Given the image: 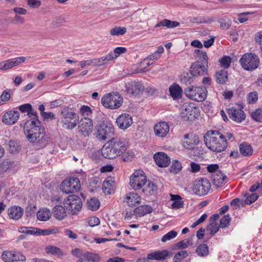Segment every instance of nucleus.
<instances>
[{
	"label": "nucleus",
	"instance_id": "9d476101",
	"mask_svg": "<svg viewBox=\"0 0 262 262\" xmlns=\"http://www.w3.org/2000/svg\"><path fill=\"white\" fill-rule=\"evenodd\" d=\"M211 188V184L206 178H201L194 182L193 190L199 195H204L208 193Z\"/></svg>",
	"mask_w": 262,
	"mask_h": 262
},
{
	"label": "nucleus",
	"instance_id": "b1692460",
	"mask_svg": "<svg viewBox=\"0 0 262 262\" xmlns=\"http://www.w3.org/2000/svg\"><path fill=\"white\" fill-rule=\"evenodd\" d=\"M226 176L221 171H217L212 176L213 185L216 188L221 187L226 183Z\"/></svg>",
	"mask_w": 262,
	"mask_h": 262
},
{
	"label": "nucleus",
	"instance_id": "473e14b6",
	"mask_svg": "<svg viewBox=\"0 0 262 262\" xmlns=\"http://www.w3.org/2000/svg\"><path fill=\"white\" fill-rule=\"evenodd\" d=\"M198 61L202 65H205L208 68V57L206 52L196 49L194 51Z\"/></svg>",
	"mask_w": 262,
	"mask_h": 262
},
{
	"label": "nucleus",
	"instance_id": "f8f14e48",
	"mask_svg": "<svg viewBox=\"0 0 262 262\" xmlns=\"http://www.w3.org/2000/svg\"><path fill=\"white\" fill-rule=\"evenodd\" d=\"M200 142L199 137L193 133L186 134L182 141L183 147L187 149H193Z\"/></svg>",
	"mask_w": 262,
	"mask_h": 262
},
{
	"label": "nucleus",
	"instance_id": "2f4dec72",
	"mask_svg": "<svg viewBox=\"0 0 262 262\" xmlns=\"http://www.w3.org/2000/svg\"><path fill=\"white\" fill-rule=\"evenodd\" d=\"M152 211V208L150 206L141 205L135 209L134 213L137 216H143L147 213H151Z\"/></svg>",
	"mask_w": 262,
	"mask_h": 262
},
{
	"label": "nucleus",
	"instance_id": "423d86ee",
	"mask_svg": "<svg viewBox=\"0 0 262 262\" xmlns=\"http://www.w3.org/2000/svg\"><path fill=\"white\" fill-rule=\"evenodd\" d=\"M122 97L118 93H109L102 98L101 103L105 107L115 109L122 105Z\"/></svg>",
	"mask_w": 262,
	"mask_h": 262
},
{
	"label": "nucleus",
	"instance_id": "c9c22d12",
	"mask_svg": "<svg viewBox=\"0 0 262 262\" xmlns=\"http://www.w3.org/2000/svg\"><path fill=\"white\" fill-rule=\"evenodd\" d=\"M51 213L49 209L44 208L39 209L37 213V217L39 221H46L50 219Z\"/></svg>",
	"mask_w": 262,
	"mask_h": 262
},
{
	"label": "nucleus",
	"instance_id": "774afa93",
	"mask_svg": "<svg viewBox=\"0 0 262 262\" xmlns=\"http://www.w3.org/2000/svg\"><path fill=\"white\" fill-rule=\"evenodd\" d=\"M88 223L90 226L94 227L100 224V220L98 217L93 216L89 219Z\"/></svg>",
	"mask_w": 262,
	"mask_h": 262
},
{
	"label": "nucleus",
	"instance_id": "5701e85b",
	"mask_svg": "<svg viewBox=\"0 0 262 262\" xmlns=\"http://www.w3.org/2000/svg\"><path fill=\"white\" fill-rule=\"evenodd\" d=\"M101 154L104 157L109 159H114L120 156L108 142L103 146Z\"/></svg>",
	"mask_w": 262,
	"mask_h": 262
},
{
	"label": "nucleus",
	"instance_id": "20e7f679",
	"mask_svg": "<svg viewBox=\"0 0 262 262\" xmlns=\"http://www.w3.org/2000/svg\"><path fill=\"white\" fill-rule=\"evenodd\" d=\"M207 90L206 87L190 86L184 90L186 96L192 100L198 102L204 101L207 95Z\"/></svg>",
	"mask_w": 262,
	"mask_h": 262
},
{
	"label": "nucleus",
	"instance_id": "393cba45",
	"mask_svg": "<svg viewBox=\"0 0 262 262\" xmlns=\"http://www.w3.org/2000/svg\"><path fill=\"white\" fill-rule=\"evenodd\" d=\"M126 91L127 93L134 95L135 94H139V93L144 89V86L140 82H131L126 86Z\"/></svg>",
	"mask_w": 262,
	"mask_h": 262
},
{
	"label": "nucleus",
	"instance_id": "79ce46f5",
	"mask_svg": "<svg viewBox=\"0 0 262 262\" xmlns=\"http://www.w3.org/2000/svg\"><path fill=\"white\" fill-rule=\"evenodd\" d=\"M194 77L190 73H184L181 78L182 83L185 84H190L194 81Z\"/></svg>",
	"mask_w": 262,
	"mask_h": 262
},
{
	"label": "nucleus",
	"instance_id": "a878e982",
	"mask_svg": "<svg viewBox=\"0 0 262 262\" xmlns=\"http://www.w3.org/2000/svg\"><path fill=\"white\" fill-rule=\"evenodd\" d=\"M9 217L13 220H18L21 217L24 209L19 206H13L8 210Z\"/></svg>",
	"mask_w": 262,
	"mask_h": 262
},
{
	"label": "nucleus",
	"instance_id": "6e6552de",
	"mask_svg": "<svg viewBox=\"0 0 262 262\" xmlns=\"http://www.w3.org/2000/svg\"><path fill=\"white\" fill-rule=\"evenodd\" d=\"M80 188V181L77 178L67 179L62 183L61 185L62 191L67 194L77 192Z\"/></svg>",
	"mask_w": 262,
	"mask_h": 262
},
{
	"label": "nucleus",
	"instance_id": "f257e3e1",
	"mask_svg": "<svg viewBox=\"0 0 262 262\" xmlns=\"http://www.w3.org/2000/svg\"><path fill=\"white\" fill-rule=\"evenodd\" d=\"M25 134L28 141L43 147L47 141L45 129L38 119L27 121L24 127Z\"/></svg>",
	"mask_w": 262,
	"mask_h": 262
},
{
	"label": "nucleus",
	"instance_id": "3c124183",
	"mask_svg": "<svg viewBox=\"0 0 262 262\" xmlns=\"http://www.w3.org/2000/svg\"><path fill=\"white\" fill-rule=\"evenodd\" d=\"M20 147L16 141L10 140L8 144V149L10 152L13 153L19 150Z\"/></svg>",
	"mask_w": 262,
	"mask_h": 262
},
{
	"label": "nucleus",
	"instance_id": "37998d69",
	"mask_svg": "<svg viewBox=\"0 0 262 262\" xmlns=\"http://www.w3.org/2000/svg\"><path fill=\"white\" fill-rule=\"evenodd\" d=\"M126 29L124 27H115L110 30V34L113 36H118L124 34Z\"/></svg>",
	"mask_w": 262,
	"mask_h": 262
},
{
	"label": "nucleus",
	"instance_id": "2eb2a0df",
	"mask_svg": "<svg viewBox=\"0 0 262 262\" xmlns=\"http://www.w3.org/2000/svg\"><path fill=\"white\" fill-rule=\"evenodd\" d=\"M25 57H18L0 62V70L6 71L13 67L19 65L25 61Z\"/></svg>",
	"mask_w": 262,
	"mask_h": 262
},
{
	"label": "nucleus",
	"instance_id": "6e6d98bb",
	"mask_svg": "<svg viewBox=\"0 0 262 262\" xmlns=\"http://www.w3.org/2000/svg\"><path fill=\"white\" fill-rule=\"evenodd\" d=\"M177 234V232L174 230H171L163 236L161 239V241L164 243L168 241L171 240L176 237Z\"/></svg>",
	"mask_w": 262,
	"mask_h": 262
},
{
	"label": "nucleus",
	"instance_id": "4468645a",
	"mask_svg": "<svg viewBox=\"0 0 262 262\" xmlns=\"http://www.w3.org/2000/svg\"><path fill=\"white\" fill-rule=\"evenodd\" d=\"M93 124L92 120L88 117L81 119L79 123V132L84 136H89L92 132Z\"/></svg>",
	"mask_w": 262,
	"mask_h": 262
},
{
	"label": "nucleus",
	"instance_id": "aec40b11",
	"mask_svg": "<svg viewBox=\"0 0 262 262\" xmlns=\"http://www.w3.org/2000/svg\"><path fill=\"white\" fill-rule=\"evenodd\" d=\"M154 159L157 165L161 167H165L169 165L170 159L163 152H158L154 156Z\"/></svg>",
	"mask_w": 262,
	"mask_h": 262
},
{
	"label": "nucleus",
	"instance_id": "338daca9",
	"mask_svg": "<svg viewBox=\"0 0 262 262\" xmlns=\"http://www.w3.org/2000/svg\"><path fill=\"white\" fill-rule=\"evenodd\" d=\"M13 262H24L26 261V257L25 255L19 252H13Z\"/></svg>",
	"mask_w": 262,
	"mask_h": 262
},
{
	"label": "nucleus",
	"instance_id": "a211bd4d",
	"mask_svg": "<svg viewBox=\"0 0 262 262\" xmlns=\"http://www.w3.org/2000/svg\"><path fill=\"white\" fill-rule=\"evenodd\" d=\"M155 135L160 138H164L169 131V126L166 122H160L156 124L154 127Z\"/></svg>",
	"mask_w": 262,
	"mask_h": 262
},
{
	"label": "nucleus",
	"instance_id": "09e8293b",
	"mask_svg": "<svg viewBox=\"0 0 262 262\" xmlns=\"http://www.w3.org/2000/svg\"><path fill=\"white\" fill-rule=\"evenodd\" d=\"M83 257L88 261H92L93 262H96L100 260V257L98 254L89 252L83 253Z\"/></svg>",
	"mask_w": 262,
	"mask_h": 262
},
{
	"label": "nucleus",
	"instance_id": "58836bf2",
	"mask_svg": "<svg viewBox=\"0 0 262 262\" xmlns=\"http://www.w3.org/2000/svg\"><path fill=\"white\" fill-rule=\"evenodd\" d=\"M45 250L47 254L58 256H62L63 255V252L59 248L53 246H47L45 248Z\"/></svg>",
	"mask_w": 262,
	"mask_h": 262
},
{
	"label": "nucleus",
	"instance_id": "f3484780",
	"mask_svg": "<svg viewBox=\"0 0 262 262\" xmlns=\"http://www.w3.org/2000/svg\"><path fill=\"white\" fill-rule=\"evenodd\" d=\"M227 113L230 119L237 123L242 122L246 118V115L241 109L231 107L228 109Z\"/></svg>",
	"mask_w": 262,
	"mask_h": 262
},
{
	"label": "nucleus",
	"instance_id": "412c9836",
	"mask_svg": "<svg viewBox=\"0 0 262 262\" xmlns=\"http://www.w3.org/2000/svg\"><path fill=\"white\" fill-rule=\"evenodd\" d=\"M116 123L120 128L126 129L133 123L132 117L128 114H122L117 118Z\"/></svg>",
	"mask_w": 262,
	"mask_h": 262
},
{
	"label": "nucleus",
	"instance_id": "4c0bfd02",
	"mask_svg": "<svg viewBox=\"0 0 262 262\" xmlns=\"http://www.w3.org/2000/svg\"><path fill=\"white\" fill-rule=\"evenodd\" d=\"M198 256L204 257L209 254V247L205 244H200L196 248L195 251Z\"/></svg>",
	"mask_w": 262,
	"mask_h": 262
},
{
	"label": "nucleus",
	"instance_id": "f704fd0d",
	"mask_svg": "<svg viewBox=\"0 0 262 262\" xmlns=\"http://www.w3.org/2000/svg\"><path fill=\"white\" fill-rule=\"evenodd\" d=\"M216 81L220 84H225L228 80V73L225 70H221L217 71L215 74Z\"/></svg>",
	"mask_w": 262,
	"mask_h": 262
},
{
	"label": "nucleus",
	"instance_id": "c85d7f7f",
	"mask_svg": "<svg viewBox=\"0 0 262 262\" xmlns=\"http://www.w3.org/2000/svg\"><path fill=\"white\" fill-rule=\"evenodd\" d=\"M125 201L129 206L133 207L140 203V196L136 193L129 192L125 198Z\"/></svg>",
	"mask_w": 262,
	"mask_h": 262
},
{
	"label": "nucleus",
	"instance_id": "ddd939ff",
	"mask_svg": "<svg viewBox=\"0 0 262 262\" xmlns=\"http://www.w3.org/2000/svg\"><path fill=\"white\" fill-rule=\"evenodd\" d=\"M199 108L192 103H184L182 105V115L186 117L188 120H192L198 116Z\"/></svg>",
	"mask_w": 262,
	"mask_h": 262
},
{
	"label": "nucleus",
	"instance_id": "052dcab7",
	"mask_svg": "<svg viewBox=\"0 0 262 262\" xmlns=\"http://www.w3.org/2000/svg\"><path fill=\"white\" fill-rule=\"evenodd\" d=\"M180 23L177 21H171L167 19H164V27L167 28H174L178 27Z\"/></svg>",
	"mask_w": 262,
	"mask_h": 262
},
{
	"label": "nucleus",
	"instance_id": "6ab92c4d",
	"mask_svg": "<svg viewBox=\"0 0 262 262\" xmlns=\"http://www.w3.org/2000/svg\"><path fill=\"white\" fill-rule=\"evenodd\" d=\"M19 117V113L17 111H10L4 114L2 121L7 125L15 124Z\"/></svg>",
	"mask_w": 262,
	"mask_h": 262
},
{
	"label": "nucleus",
	"instance_id": "c756f323",
	"mask_svg": "<svg viewBox=\"0 0 262 262\" xmlns=\"http://www.w3.org/2000/svg\"><path fill=\"white\" fill-rule=\"evenodd\" d=\"M53 216L58 220H62L67 215L66 209L61 205H56L53 210Z\"/></svg>",
	"mask_w": 262,
	"mask_h": 262
},
{
	"label": "nucleus",
	"instance_id": "4be33fe9",
	"mask_svg": "<svg viewBox=\"0 0 262 262\" xmlns=\"http://www.w3.org/2000/svg\"><path fill=\"white\" fill-rule=\"evenodd\" d=\"M207 68L205 65H202L199 62L196 61L191 65L190 71L191 74L195 77L207 74Z\"/></svg>",
	"mask_w": 262,
	"mask_h": 262
},
{
	"label": "nucleus",
	"instance_id": "1a4fd4ad",
	"mask_svg": "<svg viewBox=\"0 0 262 262\" xmlns=\"http://www.w3.org/2000/svg\"><path fill=\"white\" fill-rule=\"evenodd\" d=\"M68 202L66 203V210L72 214H76L80 210L82 203L81 199L76 195H70L68 196Z\"/></svg>",
	"mask_w": 262,
	"mask_h": 262
},
{
	"label": "nucleus",
	"instance_id": "7c9ffc66",
	"mask_svg": "<svg viewBox=\"0 0 262 262\" xmlns=\"http://www.w3.org/2000/svg\"><path fill=\"white\" fill-rule=\"evenodd\" d=\"M170 95L173 99H179L182 97V89L178 84L171 85L169 89Z\"/></svg>",
	"mask_w": 262,
	"mask_h": 262
},
{
	"label": "nucleus",
	"instance_id": "bf43d9fd",
	"mask_svg": "<svg viewBox=\"0 0 262 262\" xmlns=\"http://www.w3.org/2000/svg\"><path fill=\"white\" fill-rule=\"evenodd\" d=\"M258 198L256 193H253L248 195L245 200V203L247 205H250L254 202Z\"/></svg>",
	"mask_w": 262,
	"mask_h": 262
},
{
	"label": "nucleus",
	"instance_id": "13d9d810",
	"mask_svg": "<svg viewBox=\"0 0 262 262\" xmlns=\"http://www.w3.org/2000/svg\"><path fill=\"white\" fill-rule=\"evenodd\" d=\"M36 228L21 227L18 228V231L21 233H26L28 234L35 235Z\"/></svg>",
	"mask_w": 262,
	"mask_h": 262
},
{
	"label": "nucleus",
	"instance_id": "4d7b16f0",
	"mask_svg": "<svg viewBox=\"0 0 262 262\" xmlns=\"http://www.w3.org/2000/svg\"><path fill=\"white\" fill-rule=\"evenodd\" d=\"M220 62L222 67L227 69L230 66L231 58L229 56H224L220 60Z\"/></svg>",
	"mask_w": 262,
	"mask_h": 262
},
{
	"label": "nucleus",
	"instance_id": "72a5a7b5",
	"mask_svg": "<svg viewBox=\"0 0 262 262\" xmlns=\"http://www.w3.org/2000/svg\"><path fill=\"white\" fill-rule=\"evenodd\" d=\"M114 186L115 183L112 178H107L103 181L102 190L103 192L106 194H111V191L113 190Z\"/></svg>",
	"mask_w": 262,
	"mask_h": 262
},
{
	"label": "nucleus",
	"instance_id": "680f3d73",
	"mask_svg": "<svg viewBox=\"0 0 262 262\" xmlns=\"http://www.w3.org/2000/svg\"><path fill=\"white\" fill-rule=\"evenodd\" d=\"M231 218L229 215H224L220 220V226L222 228H225L228 226Z\"/></svg>",
	"mask_w": 262,
	"mask_h": 262
},
{
	"label": "nucleus",
	"instance_id": "5fc2aeb1",
	"mask_svg": "<svg viewBox=\"0 0 262 262\" xmlns=\"http://www.w3.org/2000/svg\"><path fill=\"white\" fill-rule=\"evenodd\" d=\"M2 259L5 262H13V251H5L2 255Z\"/></svg>",
	"mask_w": 262,
	"mask_h": 262
},
{
	"label": "nucleus",
	"instance_id": "cd10ccee",
	"mask_svg": "<svg viewBox=\"0 0 262 262\" xmlns=\"http://www.w3.org/2000/svg\"><path fill=\"white\" fill-rule=\"evenodd\" d=\"M117 57V55L114 56L113 53H110L105 56L94 59V66H101L107 63Z\"/></svg>",
	"mask_w": 262,
	"mask_h": 262
},
{
	"label": "nucleus",
	"instance_id": "49530a36",
	"mask_svg": "<svg viewBox=\"0 0 262 262\" xmlns=\"http://www.w3.org/2000/svg\"><path fill=\"white\" fill-rule=\"evenodd\" d=\"M182 168V164L178 160H174L170 167V172L173 173H179Z\"/></svg>",
	"mask_w": 262,
	"mask_h": 262
},
{
	"label": "nucleus",
	"instance_id": "ea45409f",
	"mask_svg": "<svg viewBox=\"0 0 262 262\" xmlns=\"http://www.w3.org/2000/svg\"><path fill=\"white\" fill-rule=\"evenodd\" d=\"M100 203L98 199L92 198L88 201L87 206L89 209L92 211L98 210L100 207Z\"/></svg>",
	"mask_w": 262,
	"mask_h": 262
},
{
	"label": "nucleus",
	"instance_id": "39448f33",
	"mask_svg": "<svg viewBox=\"0 0 262 262\" xmlns=\"http://www.w3.org/2000/svg\"><path fill=\"white\" fill-rule=\"evenodd\" d=\"M239 63L245 70L252 71L258 67L259 59L254 53H246L240 58Z\"/></svg>",
	"mask_w": 262,
	"mask_h": 262
},
{
	"label": "nucleus",
	"instance_id": "e433bc0d",
	"mask_svg": "<svg viewBox=\"0 0 262 262\" xmlns=\"http://www.w3.org/2000/svg\"><path fill=\"white\" fill-rule=\"evenodd\" d=\"M241 154L244 156H251L253 153L252 146L247 143H242L239 145Z\"/></svg>",
	"mask_w": 262,
	"mask_h": 262
},
{
	"label": "nucleus",
	"instance_id": "7ed1b4c3",
	"mask_svg": "<svg viewBox=\"0 0 262 262\" xmlns=\"http://www.w3.org/2000/svg\"><path fill=\"white\" fill-rule=\"evenodd\" d=\"M61 121L62 127L66 129H72L77 125L79 120L78 115L74 112L69 111L68 108H64L60 112Z\"/></svg>",
	"mask_w": 262,
	"mask_h": 262
},
{
	"label": "nucleus",
	"instance_id": "0eeeda50",
	"mask_svg": "<svg viewBox=\"0 0 262 262\" xmlns=\"http://www.w3.org/2000/svg\"><path fill=\"white\" fill-rule=\"evenodd\" d=\"M147 181L146 176L144 172L139 169L134 172L130 179L131 187L135 190L140 189Z\"/></svg>",
	"mask_w": 262,
	"mask_h": 262
},
{
	"label": "nucleus",
	"instance_id": "8fccbe9b",
	"mask_svg": "<svg viewBox=\"0 0 262 262\" xmlns=\"http://www.w3.org/2000/svg\"><path fill=\"white\" fill-rule=\"evenodd\" d=\"M191 244V242L189 239L182 240L173 245V249H185Z\"/></svg>",
	"mask_w": 262,
	"mask_h": 262
},
{
	"label": "nucleus",
	"instance_id": "f03ea898",
	"mask_svg": "<svg viewBox=\"0 0 262 262\" xmlns=\"http://www.w3.org/2000/svg\"><path fill=\"white\" fill-rule=\"evenodd\" d=\"M204 141L210 150L216 152L225 150L228 145L225 136L217 130L208 131L204 136Z\"/></svg>",
	"mask_w": 262,
	"mask_h": 262
},
{
	"label": "nucleus",
	"instance_id": "de8ad7c7",
	"mask_svg": "<svg viewBox=\"0 0 262 262\" xmlns=\"http://www.w3.org/2000/svg\"><path fill=\"white\" fill-rule=\"evenodd\" d=\"M220 226L215 222H210L207 227V230L210 231V235L212 236L216 233Z\"/></svg>",
	"mask_w": 262,
	"mask_h": 262
},
{
	"label": "nucleus",
	"instance_id": "a18cd8bd",
	"mask_svg": "<svg viewBox=\"0 0 262 262\" xmlns=\"http://www.w3.org/2000/svg\"><path fill=\"white\" fill-rule=\"evenodd\" d=\"M58 232L57 229H40L36 228L35 234L47 235H50Z\"/></svg>",
	"mask_w": 262,
	"mask_h": 262
},
{
	"label": "nucleus",
	"instance_id": "603ef678",
	"mask_svg": "<svg viewBox=\"0 0 262 262\" xmlns=\"http://www.w3.org/2000/svg\"><path fill=\"white\" fill-rule=\"evenodd\" d=\"M188 255L187 251L186 250H182L177 252L174 256L173 262H179L182 259L186 258Z\"/></svg>",
	"mask_w": 262,
	"mask_h": 262
},
{
	"label": "nucleus",
	"instance_id": "9b49d317",
	"mask_svg": "<svg viewBox=\"0 0 262 262\" xmlns=\"http://www.w3.org/2000/svg\"><path fill=\"white\" fill-rule=\"evenodd\" d=\"M97 128L98 132L97 137L100 140H105L110 138L113 134L114 129L112 124L107 125L104 122H102Z\"/></svg>",
	"mask_w": 262,
	"mask_h": 262
},
{
	"label": "nucleus",
	"instance_id": "a19ab883",
	"mask_svg": "<svg viewBox=\"0 0 262 262\" xmlns=\"http://www.w3.org/2000/svg\"><path fill=\"white\" fill-rule=\"evenodd\" d=\"M157 190V185L152 182H149L146 188L142 189V191L146 195L152 194Z\"/></svg>",
	"mask_w": 262,
	"mask_h": 262
},
{
	"label": "nucleus",
	"instance_id": "0e129e2a",
	"mask_svg": "<svg viewBox=\"0 0 262 262\" xmlns=\"http://www.w3.org/2000/svg\"><path fill=\"white\" fill-rule=\"evenodd\" d=\"M258 99L257 93L256 92H253L249 93L248 95L247 101L249 103H255Z\"/></svg>",
	"mask_w": 262,
	"mask_h": 262
},
{
	"label": "nucleus",
	"instance_id": "dca6fc26",
	"mask_svg": "<svg viewBox=\"0 0 262 262\" xmlns=\"http://www.w3.org/2000/svg\"><path fill=\"white\" fill-rule=\"evenodd\" d=\"M108 142L120 156L125 152L127 149L126 143L122 139L113 138Z\"/></svg>",
	"mask_w": 262,
	"mask_h": 262
},
{
	"label": "nucleus",
	"instance_id": "c03bdc74",
	"mask_svg": "<svg viewBox=\"0 0 262 262\" xmlns=\"http://www.w3.org/2000/svg\"><path fill=\"white\" fill-rule=\"evenodd\" d=\"M14 162L12 161L9 159H6L1 163L0 169L1 171H6L10 168H12Z\"/></svg>",
	"mask_w": 262,
	"mask_h": 262
},
{
	"label": "nucleus",
	"instance_id": "864d4df0",
	"mask_svg": "<svg viewBox=\"0 0 262 262\" xmlns=\"http://www.w3.org/2000/svg\"><path fill=\"white\" fill-rule=\"evenodd\" d=\"M251 117L254 120L262 122V108H258L252 112Z\"/></svg>",
	"mask_w": 262,
	"mask_h": 262
},
{
	"label": "nucleus",
	"instance_id": "bb28decb",
	"mask_svg": "<svg viewBox=\"0 0 262 262\" xmlns=\"http://www.w3.org/2000/svg\"><path fill=\"white\" fill-rule=\"evenodd\" d=\"M168 255L169 252L166 250H163L149 253L147 255V258L149 259L162 260L165 259Z\"/></svg>",
	"mask_w": 262,
	"mask_h": 262
},
{
	"label": "nucleus",
	"instance_id": "e2e57ef3",
	"mask_svg": "<svg viewBox=\"0 0 262 262\" xmlns=\"http://www.w3.org/2000/svg\"><path fill=\"white\" fill-rule=\"evenodd\" d=\"M80 113L84 117L89 116L92 114L91 108L86 105L82 106L79 111Z\"/></svg>",
	"mask_w": 262,
	"mask_h": 262
},
{
	"label": "nucleus",
	"instance_id": "69168bd1",
	"mask_svg": "<svg viewBox=\"0 0 262 262\" xmlns=\"http://www.w3.org/2000/svg\"><path fill=\"white\" fill-rule=\"evenodd\" d=\"M160 56L156 52H155L153 54L150 55L149 56L145 58L142 61H141L140 63V66L141 67L142 64H143L146 60H157L158 59L160 58Z\"/></svg>",
	"mask_w": 262,
	"mask_h": 262
}]
</instances>
